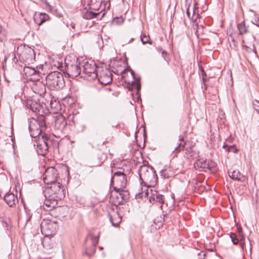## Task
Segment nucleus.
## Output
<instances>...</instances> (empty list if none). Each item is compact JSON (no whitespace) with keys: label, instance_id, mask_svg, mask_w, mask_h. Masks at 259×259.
I'll return each mask as SVG.
<instances>
[{"label":"nucleus","instance_id":"obj_1","mask_svg":"<svg viewBox=\"0 0 259 259\" xmlns=\"http://www.w3.org/2000/svg\"><path fill=\"white\" fill-rule=\"evenodd\" d=\"M139 175L141 181V191L136 194V198H143L149 195V188L154 187L157 182L158 177L154 168L149 165L143 164L139 170Z\"/></svg>","mask_w":259,"mask_h":259},{"label":"nucleus","instance_id":"obj_2","mask_svg":"<svg viewBox=\"0 0 259 259\" xmlns=\"http://www.w3.org/2000/svg\"><path fill=\"white\" fill-rule=\"evenodd\" d=\"M34 145L36 146V151L38 154L45 156L49 152V148L52 147L54 152H59V143L51 138V136L44 134L41 137L35 140Z\"/></svg>","mask_w":259,"mask_h":259},{"label":"nucleus","instance_id":"obj_3","mask_svg":"<svg viewBox=\"0 0 259 259\" xmlns=\"http://www.w3.org/2000/svg\"><path fill=\"white\" fill-rule=\"evenodd\" d=\"M46 117L44 115L37 116L36 118H32L29 122V130L30 136L34 138L41 137L46 131Z\"/></svg>","mask_w":259,"mask_h":259},{"label":"nucleus","instance_id":"obj_4","mask_svg":"<svg viewBox=\"0 0 259 259\" xmlns=\"http://www.w3.org/2000/svg\"><path fill=\"white\" fill-rule=\"evenodd\" d=\"M111 173V184L113 186L114 190H124L127 184L124 169L122 168L112 167Z\"/></svg>","mask_w":259,"mask_h":259},{"label":"nucleus","instance_id":"obj_5","mask_svg":"<svg viewBox=\"0 0 259 259\" xmlns=\"http://www.w3.org/2000/svg\"><path fill=\"white\" fill-rule=\"evenodd\" d=\"M178 145L172 151L174 156H177V155L182 150L185 151L184 156L187 159H194L199 156V152L195 150L194 146H191L185 148L186 143L184 140V136L180 135L179 137Z\"/></svg>","mask_w":259,"mask_h":259},{"label":"nucleus","instance_id":"obj_6","mask_svg":"<svg viewBox=\"0 0 259 259\" xmlns=\"http://www.w3.org/2000/svg\"><path fill=\"white\" fill-rule=\"evenodd\" d=\"M46 85L51 90H59L65 86L63 74L59 71H53L46 77Z\"/></svg>","mask_w":259,"mask_h":259},{"label":"nucleus","instance_id":"obj_7","mask_svg":"<svg viewBox=\"0 0 259 259\" xmlns=\"http://www.w3.org/2000/svg\"><path fill=\"white\" fill-rule=\"evenodd\" d=\"M45 191V197H52L56 200H60L65 197V188L60 183L51 184Z\"/></svg>","mask_w":259,"mask_h":259},{"label":"nucleus","instance_id":"obj_8","mask_svg":"<svg viewBox=\"0 0 259 259\" xmlns=\"http://www.w3.org/2000/svg\"><path fill=\"white\" fill-rule=\"evenodd\" d=\"M82 73L84 74L83 76L89 81L94 80L98 75V68L96 63L92 60L87 61L82 63Z\"/></svg>","mask_w":259,"mask_h":259},{"label":"nucleus","instance_id":"obj_9","mask_svg":"<svg viewBox=\"0 0 259 259\" xmlns=\"http://www.w3.org/2000/svg\"><path fill=\"white\" fill-rule=\"evenodd\" d=\"M17 54L20 61L29 64L35 60L34 51L28 46H21L17 50Z\"/></svg>","mask_w":259,"mask_h":259},{"label":"nucleus","instance_id":"obj_10","mask_svg":"<svg viewBox=\"0 0 259 259\" xmlns=\"http://www.w3.org/2000/svg\"><path fill=\"white\" fill-rule=\"evenodd\" d=\"M114 190L115 193L111 195L110 201L116 207L123 204L128 200L130 198L128 191L123 189Z\"/></svg>","mask_w":259,"mask_h":259},{"label":"nucleus","instance_id":"obj_11","mask_svg":"<svg viewBox=\"0 0 259 259\" xmlns=\"http://www.w3.org/2000/svg\"><path fill=\"white\" fill-rule=\"evenodd\" d=\"M99 242V236L93 234H89L85 240L86 249L84 254L89 256H91L96 251V247Z\"/></svg>","mask_w":259,"mask_h":259},{"label":"nucleus","instance_id":"obj_12","mask_svg":"<svg viewBox=\"0 0 259 259\" xmlns=\"http://www.w3.org/2000/svg\"><path fill=\"white\" fill-rule=\"evenodd\" d=\"M59 178V172L56 167L53 166L48 167L43 175L44 183L47 185L57 183Z\"/></svg>","mask_w":259,"mask_h":259},{"label":"nucleus","instance_id":"obj_13","mask_svg":"<svg viewBox=\"0 0 259 259\" xmlns=\"http://www.w3.org/2000/svg\"><path fill=\"white\" fill-rule=\"evenodd\" d=\"M57 227V224L48 219H44L40 224V230L44 235L51 236L53 235Z\"/></svg>","mask_w":259,"mask_h":259},{"label":"nucleus","instance_id":"obj_14","mask_svg":"<svg viewBox=\"0 0 259 259\" xmlns=\"http://www.w3.org/2000/svg\"><path fill=\"white\" fill-rule=\"evenodd\" d=\"M98 69L99 73L97 78L101 84L107 85L112 82V76L110 69L107 68L103 69L101 67H98Z\"/></svg>","mask_w":259,"mask_h":259},{"label":"nucleus","instance_id":"obj_15","mask_svg":"<svg viewBox=\"0 0 259 259\" xmlns=\"http://www.w3.org/2000/svg\"><path fill=\"white\" fill-rule=\"evenodd\" d=\"M65 73L70 77L74 78L81 74V69L76 61L73 63L65 62Z\"/></svg>","mask_w":259,"mask_h":259},{"label":"nucleus","instance_id":"obj_16","mask_svg":"<svg viewBox=\"0 0 259 259\" xmlns=\"http://www.w3.org/2000/svg\"><path fill=\"white\" fill-rule=\"evenodd\" d=\"M149 195L147 196H144L142 199L144 198H148L149 202L154 204L155 203H158L162 204L164 203V196L155 189H150V192L149 191Z\"/></svg>","mask_w":259,"mask_h":259},{"label":"nucleus","instance_id":"obj_17","mask_svg":"<svg viewBox=\"0 0 259 259\" xmlns=\"http://www.w3.org/2000/svg\"><path fill=\"white\" fill-rule=\"evenodd\" d=\"M25 106L27 108L30 109L32 112L35 113L37 115V116L43 115L44 113L42 105L31 99L27 100Z\"/></svg>","mask_w":259,"mask_h":259},{"label":"nucleus","instance_id":"obj_18","mask_svg":"<svg viewBox=\"0 0 259 259\" xmlns=\"http://www.w3.org/2000/svg\"><path fill=\"white\" fill-rule=\"evenodd\" d=\"M195 168H202L205 171L206 169H211L215 166V163L211 160L204 158L198 159L194 164Z\"/></svg>","mask_w":259,"mask_h":259},{"label":"nucleus","instance_id":"obj_19","mask_svg":"<svg viewBox=\"0 0 259 259\" xmlns=\"http://www.w3.org/2000/svg\"><path fill=\"white\" fill-rule=\"evenodd\" d=\"M54 127L56 130L63 132L66 128L67 122L66 118L61 114L55 116Z\"/></svg>","mask_w":259,"mask_h":259},{"label":"nucleus","instance_id":"obj_20","mask_svg":"<svg viewBox=\"0 0 259 259\" xmlns=\"http://www.w3.org/2000/svg\"><path fill=\"white\" fill-rule=\"evenodd\" d=\"M31 89L34 93L40 96L44 95L46 93V84L41 81L33 83Z\"/></svg>","mask_w":259,"mask_h":259},{"label":"nucleus","instance_id":"obj_21","mask_svg":"<svg viewBox=\"0 0 259 259\" xmlns=\"http://www.w3.org/2000/svg\"><path fill=\"white\" fill-rule=\"evenodd\" d=\"M48 101L50 102L49 107L50 108V112L57 113L61 110V105L59 101L55 98L53 96H49Z\"/></svg>","mask_w":259,"mask_h":259},{"label":"nucleus","instance_id":"obj_22","mask_svg":"<svg viewBox=\"0 0 259 259\" xmlns=\"http://www.w3.org/2000/svg\"><path fill=\"white\" fill-rule=\"evenodd\" d=\"M131 73L133 78V80H132L131 83H128V89L131 90L135 89L138 92L141 89L140 78L137 77L136 73L132 69L131 70Z\"/></svg>","mask_w":259,"mask_h":259},{"label":"nucleus","instance_id":"obj_23","mask_svg":"<svg viewBox=\"0 0 259 259\" xmlns=\"http://www.w3.org/2000/svg\"><path fill=\"white\" fill-rule=\"evenodd\" d=\"M33 19L35 23L40 26L44 22L49 20L50 17L46 13L35 12Z\"/></svg>","mask_w":259,"mask_h":259},{"label":"nucleus","instance_id":"obj_24","mask_svg":"<svg viewBox=\"0 0 259 259\" xmlns=\"http://www.w3.org/2000/svg\"><path fill=\"white\" fill-rule=\"evenodd\" d=\"M4 199L6 203L11 207H14L18 203L17 196L15 195L12 193H7L5 195Z\"/></svg>","mask_w":259,"mask_h":259},{"label":"nucleus","instance_id":"obj_25","mask_svg":"<svg viewBox=\"0 0 259 259\" xmlns=\"http://www.w3.org/2000/svg\"><path fill=\"white\" fill-rule=\"evenodd\" d=\"M160 173V176L164 179H168L175 176V171L170 166H165Z\"/></svg>","mask_w":259,"mask_h":259},{"label":"nucleus","instance_id":"obj_26","mask_svg":"<svg viewBox=\"0 0 259 259\" xmlns=\"http://www.w3.org/2000/svg\"><path fill=\"white\" fill-rule=\"evenodd\" d=\"M90 10L87 11L82 13L83 18L85 19L90 20L93 18H99L101 15V12H97V11L94 10L95 12L91 11L92 9L90 8Z\"/></svg>","mask_w":259,"mask_h":259},{"label":"nucleus","instance_id":"obj_27","mask_svg":"<svg viewBox=\"0 0 259 259\" xmlns=\"http://www.w3.org/2000/svg\"><path fill=\"white\" fill-rule=\"evenodd\" d=\"M110 221L114 227H117L121 222V217L117 212H114L112 214L109 213Z\"/></svg>","mask_w":259,"mask_h":259},{"label":"nucleus","instance_id":"obj_28","mask_svg":"<svg viewBox=\"0 0 259 259\" xmlns=\"http://www.w3.org/2000/svg\"><path fill=\"white\" fill-rule=\"evenodd\" d=\"M107 151L109 150L106 148V151L103 152L101 150L98 151L97 165H101L107 159Z\"/></svg>","mask_w":259,"mask_h":259},{"label":"nucleus","instance_id":"obj_29","mask_svg":"<svg viewBox=\"0 0 259 259\" xmlns=\"http://www.w3.org/2000/svg\"><path fill=\"white\" fill-rule=\"evenodd\" d=\"M46 199L44 202V205L46 208L45 209L47 210H51L54 208L57 204L58 200H56L55 198L52 197H45Z\"/></svg>","mask_w":259,"mask_h":259},{"label":"nucleus","instance_id":"obj_30","mask_svg":"<svg viewBox=\"0 0 259 259\" xmlns=\"http://www.w3.org/2000/svg\"><path fill=\"white\" fill-rule=\"evenodd\" d=\"M103 0H88V5L92 10L99 11Z\"/></svg>","mask_w":259,"mask_h":259},{"label":"nucleus","instance_id":"obj_31","mask_svg":"<svg viewBox=\"0 0 259 259\" xmlns=\"http://www.w3.org/2000/svg\"><path fill=\"white\" fill-rule=\"evenodd\" d=\"M237 29L239 35H244L249 32L248 27L246 25L244 21L237 24Z\"/></svg>","mask_w":259,"mask_h":259},{"label":"nucleus","instance_id":"obj_32","mask_svg":"<svg viewBox=\"0 0 259 259\" xmlns=\"http://www.w3.org/2000/svg\"><path fill=\"white\" fill-rule=\"evenodd\" d=\"M24 72L25 75L28 77H31L32 75L36 72V70L34 67L25 66L24 68Z\"/></svg>","mask_w":259,"mask_h":259},{"label":"nucleus","instance_id":"obj_33","mask_svg":"<svg viewBox=\"0 0 259 259\" xmlns=\"http://www.w3.org/2000/svg\"><path fill=\"white\" fill-rule=\"evenodd\" d=\"M230 177L235 180L241 181V174L238 170H234L232 172L229 171Z\"/></svg>","mask_w":259,"mask_h":259},{"label":"nucleus","instance_id":"obj_34","mask_svg":"<svg viewBox=\"0 0 259 259\" xmlns=\"http://www.w3.org/2000/svg\"><path fill=\"white\" fill-rule=\"evenodd\" d=\"M230 237L231 239V241L234 245H238L240 241V236L237 235L236 233L231 232L230 233Z\"/></svg>","mask_w":259,"mask_h":259},{"label":"nucleus","instance_id":"obj_35","mask_svg":"<svg viewBox=\"0 0 259 259\" xmlns=\"http://www.w3.org/2000/svg\"><path fill=\"white\" fill-rule=\"evenodd\" d=\"M41 73L39 72V70H37L36 72H35L34 75H32L29 78L30 81H32L34 82H35L36 81H40L39 78L40 77Z\"/></svg>","mask_w":259,"mask_h":259},{"label":"nucleus","instance_id":"obj_36","mask_svg":"<svg viewBox=\"0 0 259 259\" xmlns=\"http://www.w3.org/2000/svg\"><path fill=\"white\" fill-rule=\"evenodd\" d=\"M223 148H227V151L229 152H233L236 153L238 152V149L234 145L232 146H228L227 145L224 144L223 146Z\"/></svg>","mask_w":259,"mask_h":259},{"label":"nucleus","instance_id":"obj_37","mask_svg":"<svg viewBox=\"0 0 259 259\" xmlns=\"http://www.w3.org/2000/svg\"><path fill=\"white\" fill-rule=\"evenodd\" d=\"M199 70H200L201 71V75L202 76V81H203V83L204 84V85L205 86H206V84H205V82L206 81V77H207V74L206 73H205V71H204V69H203V68L202 67V65H199Z\"/></svg>","mask_w":259,"mask_h":259},{"label":"nucleus","instance_id":"obj_38","mask_svg":"<svg viewBox=\"0 0 259 259\" xmlns=\"http://www.w3.org/2000/svg\"><path fill=\"white\" fill-rule=\"evenodd\" d=\"M141 40L143 44H149L152 45V41L150 40L149 36H147L145 34L141 36Z\"/></svg>","mask_w":259,"mask_h":259},{"label":"nucleus","instance_id":"obj_39","mask_svg":"<svg viewBox=\"0 0 259 259\" xmlns=\"http://www.w3.org/2000/svg\"><path fill=\"white\" fill-rule=\"evenodd\" d=\"M162 57H163V59L167 62V63L168 64L170 60V58L169 56V55L168 53L165 51H162L161 53Z\"/></svg>","mask_w":259,"mask_h":259},{"label":"nucleus","instance_id":"obj_40","mask_svg":"<svg viewBox=\"0 0 259 259\" xmlns=\"http://www.w3.org/2000/svg\"><path fill=\"white\" fill-rule=\"evenodd\" d=\"M45 97H44V101H42V102L45 105L46 108H49V106L50 105V102L48 101V97L49 96H52L51 94H45Z\"/></svg>","mask_w":259,"mask_h":259},{"label":"nucleus","instance_id":"obj_41","mask_svg":"<svg viewBox=\"0 0 259 259\" xmlns=\"http://www.w3.org/2000/svg\"><path fill=\"white\" fill-rule=\"evenodd\" d=\"M124 22V19L122 17L115 18L113 20V22L116 24H122Z\"/></svg>","mask_w":259,"mask_h":259},{"label":"nucleus","instance_id":"obj_42","mask_svg":"<svg viewBox=\"0 0 259 259\" xmlns=\"http://www.w3.org/2000/svg\"><path fill=\"white\" fill-rule=\"evenodd\" d=\"M6 37V31L3 29H0V41H3L5 40Z\"/></svg>","mask_w":259,"mask_h":259},{"label":"nucleus","instance_id":"obj_43","mask_svg":"<svg viewBox=\"0 0 259 259\" xmlns=\"http://www.w3.org/2000/svg\"><path fill=\"white\" fill-rule=\"evenodd\" d=\"M253 107L256 111L257 113L259 114V101L254 100L252 102Z\"/></svg>","mask_w":259,"mask_h":259},{"label":"nucleus","instance_id":"obj_44","mask_svg":"<svg viewBox=\"0 0 259 259\" xmlns=\"http://www.w3.org/2000/svg\"><path fill=\"white\" fill-rule=\"evenodd\" d=\"M237 235L240 236V238H241V239L242 238L243 239V237H244L245 236H244V233L243 232V230H242L241 227L238 226V227H237Z\"/></svg>","mask_w":259,"mask_h":259},{"label":"nucleus","instance_id":"obj_45","mask_svg":"<svg viewBox=\"0 0 259 259\" xmlns=\"http://www.w3.org/2000/svg\"><path fill=\"white\" fill-rule=\"evenodd\" d=\"M240 247L242 250H244L245 248V237H243V239L240 238V241L239 243Z\"/></svg>","mask_w":259,"mask_h":259},{"label":"nucleus","instance_id":"obj_46","mask_svg":"<svg viewBox=\"0 0 259 259\" xmlns=\"http://www.w3.org/2000/svg\"><path fill=\"white\" fill-rule=\"evenodd\" d=\"M44 4L45 5V9L49 11H51L52 10V7L49 4L47 0L44 1Z\"/></svg>","mask_w":259,"mask_h":259},{"label":"nucleus","instance_id":"obj_47","mask_svg":"<svg viewBox=\"0 0 259 259\" xmlns=\"http://www.w3.org/2000/svg\"><path fill=\"white\" fill-rule=\"evenodd\" d=\"M206 253L204 251H200L197 254L198 259H204Z\"/></svg>","mask_w":259,"mask_h":259},{"label":"nucleus","instance_id":"obj_48","mask_svg":"<svg viewBox=\"0 0 259 259\" xmlns=\"http://www.w3.org/2000/svg\"><path fill=\"white\" fill-rule=\"evenodd\" d=\"M251 22L252 24L259 27V17L258 18H254V20Z\"/></svg>","mask_w":259,"mask_h":259},{"label":"nucleus","instance_id":"obj_49","mask_svg":"<svg viewBox=\"0 0 259 259\" xmlns=\"http://www.w3.org/2000/svg\"><path fill=\"white\" fill-rule=\"evenodd\" d=\"M197 4L195 3L194 4L193 10V17H194L196 13V11H197L198 8L196 7Z\"/></svg>","mask_w":259,"mask_h":259},{"label":"nucleus","instance_id":"obj_50","mask_svg":"<svg viewBox=\"0 0 259 259\" xmlns=\"http://www.w3.org/2000/svg\"><path fill=\"white\" fill-rule=\"evenodd\" d=\"M189 8H190V5L187 8L186 13H187V15L189 19H190L191 17H190V12H189Z\"/></svg>","mask_w":259,"mask_h":259},{"label":"nucleus","instance_id":"obj_51","mask_svg":"<svg viewBox=\"0 0 259 259\" xmlns=\"http://www.w3.org/2000/svg\"><path fill=\"white\" fill-rule=\"evenodd\" d=\"M157 51L159 53H162V51H164V50L162 49V48L161 47H159L157 48Z\"/></svg>","mask_w":259,"mask_h":259},{"label":"nucleus","instance_id":"obj_52","mask_svg":"<svg viewBox=\"0 0 259 259\" xmlns=\"http://www.w3.org/2000/svg\"><path fill=\"white\" fill-rule=\"evenodd\" d=\"M244 41L243 40V45H242V47L245 49V50H248V49H249V47L247 46H246L244 44Z\"/></svg>","mask_w":259,"mask_h":259},{"label":"nucleus","instance_id":"obj_53","mask_svg":"<svg viewBox=\"0 0 259 259\" xmlns=\"http://www.w3.org/2000/svg\"><path fill=\"white\" fill-rule=\"evenodd\" d=\"M71 26L72 28L74 29L75 28V24L74 23H71Z\"/></svg>","mask_w":259,"mask_h":259},{"label":"nucleus","instance_id":"obj_54","mask_svg":"<svg viewBox=\"0 0 259 259\" xmlns=\"http://www.w3.org/2000/svg\"><path fill=\"white\" fill-rule=\"evenodd\" d=\"M166 215H167L166 214H163V222H165V219H164V217H166Z\"/></svg>","mask_w":259,"mask_h":259},{"label":"nucleus","instance_id":"obj_55","mask_svg":"<svg viewBox=\"0 0 259 259\" xmlns=\"http://www.w3.org/2000/svg\"><path fill=\"white\" fill-rule=\"evenodd\" d=\"M107 90H108L109 91H111L112 90L110 88H107Z\"/></svg>","mask_w":259,"mask_h":259},{"label":"nucleus","instance_id":"obj_56","mask_svg":"<svg viewBox=\"0 0 259 259\" xmlns=\"http://www.w3.org/2000/svg\"><path fill=\"white\" fill-rule=\"evenodd\" d=\"M104 15V13L102 14L101 16L100 17V19H101L102 17H103Z\"/></svg>","mask_w":259,"mask_h":259},{"label":"nucleus","instance_id":"obj_57","mask_svg":"<svg viewBox=\"0 0 259 259\" xmlns=\"http://www.w3.org/2000/svg\"><path fill=\"white\" fill-rule=\"evenodd\" d=\"M99 248H100V250L103 249V247H99Z\"/></svg>","mask_w":259,"mask_h":259},{"label":"nucleus","instance_id":"obj_58","mask_svg":"<svg viewBox=\"0 0 259 259\" xmlns=\"http://www.w3.org/2000/svg\"><path fill=\"white\" fill-rule=\"evenodd\" d=\"M60 67L62 68H63V67L62 66H59V68H60Z\"/></svg>","mask_w":259,"mask_h":259},{"label":"nucleus","instance_id":"obj_59","mask_svg":"<svg viewBox=\"0 0 259 259\" xmlns=\"http://www.w3.org/2000/svg\"><path fill=\"white\" fill-rule=\"evenodd\" d=\"M198 14L197 13V14L196 18H197V17H198Z\"/></svg>","mask_w":259,"mask_h":259},{"label":"nucleus","instance_id":"obj_60","mask_svg":"<svg viewBox=\"0 0 259 259\" xmlns=\"http://www.w3.org/2000/svg\"><path fill=\"white\" fill-rule=\"evenodd\" d=\"M0 29H2V27L1 25H0Z\"/></svg>","mask_w":259,"mask_h":259}]
</instances>
